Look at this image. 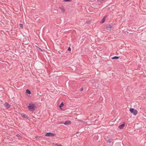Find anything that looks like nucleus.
Masks as SVG:
<instances>
[{"label":"nucleus","mask_w":146,"mask_h":146,"mask_svg":"<svg viewBox=\"0 0 146 146\" xmlns=\"http://www.w3.org/2000/svg\"><path fill=\"white\" fill-rule=\"evenodd\" d=\"M83 90V88H81V90H80V91H82Z\"/></svg>","instance_id":"20"},{"label":"nucleus","mask_w":146,"mask_h":146,"mask_svg":"<svg viewBox=\"0 0 146 146\" xmlns=\"http://www.w3.org/2000/svg\"><path fill=\"white\" fill-rule=\"evenodd\" d=\"M125 125V123L124 122L122 124L118 126V128L120 129H123Z\"/></svg>","instance_id":"5"},{"label":"nucleus","mask_w":146,"mask_h":146,"mask_svg":"<svg viewBox=\"0 0 146 146\" xmlns=\"http://www.w3.org/2000/svg\"><path fill=\"white\" fill-rule=\"evenodd\" d=\"M26 93L27 94H30L31 93V91L29 89H27L26 90Z\"/></svg>","instance_id":"11"},{"label":"nucleus","mask_w":146,"mask_h":146,"mask_svg":"<svg viewBox=\"0 0 146 146\" xmlns=\"http://www.w3.org/2000/svg\"><path fill=\"white\" fill-rule=\"evenodd\" d=\"M129 111L131 113H133L134 115H136L137 114V110L133 108H130L129 109Z\"/></svg>","instance_id":"2"},{"label":"nucleus","mask_w":146,"mask_h":146,"mask_svg":"<svg viewBox=\"0 0 146 146\" xmlns=\"http://www.w3.org/2000/svg\"><path fill=\"white\" fill-rule=\"evenodd\" d=\"M36 107L35 105L34 104H30L28 106V108L29 111H34Z\"/></svg>","instance_id":"1"},{"label":"nucleus","mask_w":146,"mask_h":146,"mask_svg":"<svg viewBox=\"0 0 146 146\" xmlns=\"http://www.w3.org/2000/svg\"><path fill=\"white\" fill-rule=\"evenodd\" d=\"M113 139H110L108 140V142L109 143H111L113 141Z\"/></svg>","instance_id":"13"},{"label":"nucleus","mask_w":146,"mask_h":146,"mask_svg":"<svg viewBox=\"0 0 146 146\" xmlns=\"http://www.w3.org/2000/svg\"><path fill=\"white\" fill-rule=\"evenodd\" d=\"M68 50L69 51H71V49L70 47H69L68 49Z\"/></svg>","instance_id":"17"},{"label":"nucleus","mask_w":146,"mask_h":146,"mask_svg":"<svg viewBox=\"0 0 146 146\" xmlns=\"http://www.w3.org/2000/svg\"><path fill=\"white\" fill-rule=\"evenodd\" d=\"M112 26L111 25H109V26L107 27H106V29L110 31L111 28H112Z\"/></svg>","instance_id":"8"},{"label":"nucleus","mask_w":146,"mask_h":146,"mask_svg":"<svg viewBox=\"0 0 146 146\" xmlns=\"http://www.w3.org/2000/svg\"><path fill=\"white\" fill-rule=\"evenodd\" d=\"M60 9L61 10L63 13H64L65 11V9L62 7H59Z\"/></svg>","instance_id":"10"},{"label":"nucleus","mask_w":146,"mask_h":146,"mask_svg":"<svg viewBox=\"0 0 146 146\" xmlns=\"http://www.w3.org/2000/svg\"><path fill=\"white\" fill-rule=\"evenodd\" d=\"M104 0H98V4H100L102 3V2L104 1Z\"/></svg>","instance_id":"14"},{"label":"nucleus","mask_w":146,"mask_h":146,"mask_svg":"<svg viewBox=\"0 0 146 146\" xmlns=\"http://www.w3.org/2000/svg\"><path fill=\"white\" fill-rule=\"evenodd\" d=\"M64 1L67 2L68 1H70V0H64Z\"/></svg>","instance_id":"18"},{"label":"nucleus","mask_w":146,"mask_h":146,"mask_svg":"<svg viewBox=\"0 0 146 146\" xmlns=\"http://www.w3.org/2000/svg\"><path fill=\"white\" fill-rule=\"evenodd\" d=\"M4 105L5 107H6L7 109H8L11 106L7 102H6L5 103Z\"/></svg>","instance_id":"4"},{"label":"nucleus","mask_w":146,"mask_h":146,"mask_svg":"<svg viewBox=\"0 0 146 146\" xmlns=\"http://www.w3.org/2000/svg\"><path fill=\"white\" fill-rule=\"evenodd\" d=\"M71 121L69 120H67L64 123V124L65 125H68L70 124L71 123Z\"/></svg>","instance_id":"7"},{"label":"nucleus","mask_w":146,"mask_h":146,"mask_svg":"<svg viewBox=\"0 0 146 146\" xmlns=\"http://www.w3.org/2000/svg\"><path fill=\"white\" fill-rule=\"evenodd\" d=\"M57 145H58V146H62V145H57Z\"/></svg>","instance_id":"21"},{"label":"nucleus","mask_w":146,"mask_h":146,"mask_svg":"<svg viewBox=\"0 0 146 146\" xmlns=\"http://www.w3.org/2000/svg\"><path fill=\"white\" fill-rule=\"evenodd\" d=\"M64 104L63 103V102H62L61 104L59 105V107L60 108H61V107H62L63 105H64Z\"/></svg>","instance_id":"15"},{"label":"nucleus","mask_w":146,"mask_h":146,"mask_svg":"<svg viewBox=\"0 0 146 146\" xmlns=\"http://www.w3.org/2000/svg\"><path fill=\"white\" fill-rule=\"evenodd\" d=\"M38 48L41 51H42V50L39 47H38Z\"/></svg>","instance_id":"19"},{"label":"nucleus","mask_w":146,"mask_h":146,"mask_svg":"<svg viewBox=\"0 0 146 146\" xmlns=\"http://www.w3.org/2000/svg\"><path fill=\"white\" fill-rule=\"evenodd\" d=\"M19 26L20 27H21V28H23V25L22 24H19Z\"/></svg>","instance_id":"16"},{"label":"nucleus","mask_w":146,"mask_h":146,"mask_svg":"<svg viewBox=\"0 0 146 146\" xmlns=\"http://www.w3.org/2000/svg\"><path fill=\"white\" fill-rule=\"evenodd\" d=\"M106 17V16H105L102 19V21L101 22V23L102 24L103 23L105 22V19Z\"/></svg>","instance_id":"9"},{"label":"nucleus","mask_w":146,"mask_h":146,"mask_svg":"<svg viewBox=\"0 0 146 146\" xmlns=\"http://www.w3.org/2000/svg\"><path fill=\"white\" fill-rule=\"evenodd\" d=\"M21 115L22 117L23 118L28 119V116L24 113H21Z\"/></svg>","instance_id":"6"},{"label":"nucleus","mask_w":146,"mask_h":146,"mask_svg":"<svg viewBox=\"0 0 146 146\" xmlns=\"http://www.w3.org/2000/svg\"><path fill=\"white\" fill-rule=\"evenodd\" d=\"M119 58V57L117 56H115L112 58V59H118Z\"/></svg>","instance_id":"12"},{"label":"nucleus","mask_w":146,"mask_h":146,"mask_svg":"<svg viewBox=\"0 0 146 146\" xmlns=\"http://www.w3.org/2000/svg\"><path fill=\"white\" fill-rule=\"evenodd\" d=\"M55 135V134H53L51 132L47 133L45 135V136L49 137H54Z\"/></svg>","instance_id":"3"}]
</instances>
